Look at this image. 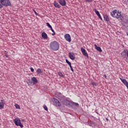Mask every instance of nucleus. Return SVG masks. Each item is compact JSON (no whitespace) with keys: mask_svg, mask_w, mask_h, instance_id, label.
I'll return each mask as SVG.
<instances>
[{"mask_svg":"<svg viewBox=\"0 0 128 128\" xmlns=\"http://www.w3.org/2000/svg\"><path fill=\"white\" fill-rule=\"evenodd\" d=\"M50 50L56 52L58 50V49L60 48V44H58V42L54 40L50 43Z\"/></svg>","mask_w":128,"mask_h":128,"instance_id":"1","label":"nucleus"},{"mask_svg":"<svg viewBox=\"0 0 128 128\" xmlns=\"http://www.w3.org/2000/svg\"><path fill=\"white\" fill-rule=\"evenodd\" d=\"M12 4L10 0H0V8H2L4 6H10Z\"/></svg>","mask_w":128,"mask_h":128,"instance_id":"2","label":"nucleus"},{"mask_svg":"<svg viewBox=\"0 0 128 128\" xmlns=\"http://www.w3.org/2000/svg\"><path fill=\"white\" fill-rule=\"evenodd\" d=\"M111 16L112 18H122V14L120 12H118V10H115L111 12Z\"/></svg>","mask_w":128,"mask_h":128,"instance_id":"3","label":"nucleus"},{"mask_svg":"<svg viewBox=\"0 0 128 128\" xmlns=\"http://www.w3.org/2000/svg\"><path fill=\"white\" fill-rule=\"evenodd\" d=\"M51 102H52L53 104L56 106H62L60 101L54 98H51Z\"/></svg>","mask_w":128,"mask_h":128,"instance_id":"4","label":"nucleus"},{"mask_svg":"<svg viewBox=\"0 0 128 128\" xmlns=\"http://www.w3.org/2000/svg\"><path fill=\"white\" fill-rule=\"evenodd\" d=\"M14 122L16 124V126H20L22 128H24V124H22L20 122V118H16Z\"/></svg>","mask_w":128,"mask_h":128,"instance_id":"5","label":"nucleus"},{"mask_svg":"<svg viewBox=\"0 0 128 128\" xmlns=\"http://www.w3.org/2000/svg\"><path fill=\"white\" fill-rule=\"evenodd\" d=\"M55 96L57 98H58L59 100H62V98H64V96H62V93L60 92H55Z\"/></svg>","mask_w":128,"mask_h":128,"instance_id":"6","label":"nucleus"},{"mask_svg":"<svg viewBox=\"0 0 128 128\" xmlns=\"http://www.w3.org/2000/svg\"><path fill=\"white\" fill-rule=\"evenodd\" d=\"M81 52L82 54L84 55V56H86L88 58V52H86V49L84 48H81Z\"/></svg>","mask_w":128,"mask_h":128,"instance_id":"7","label":"nucleus"},{"mask_svg":"<svg viewBox=\"0 0 128 128\" xmlns=\"http://www.w3.org/2000/svg\"><path fill=\"white\" fill-rule=\"evenodd\" d=\"M64 38L67 42H72V38H70V34H66L64 35Z\"/></svg>","mask_w":128,"mask_h":128,"instance_id":"8","label":"nucleus"},{"mask_svg":"<svg viewBox=\"0 0 128 128\" xmlns=\"http://www.w3.org/2000/svg\"><path fill=\"white\" fill-rule=\"evenodd\" d=\"M68 56L70 60H74L76 58V55L74 54V52H69Z\"/></svg>","mask_w":128,"mask_h":128,"instance_id":"9","label":"nucleus"},{"mask_svg":"<svg viewBox=\"0 0 128 128\" xmlns=\"http://www.w3.org/2000/svg\"><path fill=\"white\" fill-rule=\"evenodd\" d=\"M31 80L32 82V84H33V86L34 84H36L38 82V79H36V77H32L31 78Z\"/></svg>","mask_w":128,"mask_h":128,"instance_id":"10","label":"nucleus"},{"mask_svg":"<svg viewBox=\"0 0 128 128\" xmlns=\"http://www.w3.org/2000/svg\"><path fill=\"white\" fill-rule=\"evenodd\" d=\"M63 104L65 106H70V104L72 102L68 100H63Z\"/></svg>","mask_w":128,"mask_h":128,"instance_id":"11","label":"nucleus"},{"mask_svg":"<svg viewBox=\"0 0 128 128\" xmlns=\"http://www.w3.org/2000/svg\"><path fill=\"white\" fill-rule=\"evenodd\" d=\"M6 102L4 100H1V102H0V110H2L4 108V104Z\"/></svg>","mask_w":128,"mask_h":128,"instance_id":"12","label":"nucleus"},{"mask_svg":"<svg viewBox=\"0 0 128 128\" xmlns=\"http://www.w3.org/2000/svg\"><path fill=\"white\" fill-rule=\"evenodd\" d=\"M59 3L62 6H64L66 4V0H59Z\"/></svg>","mask_w":128,"mask_h":128,"instance_id":"13","label":"nucleus"},{"mask_svg":"<svg viewBox=\"0 0 128 128\" xmlns=\"http://www.w3.org/2000/svg\"><path fill=\"white\" fill-rule=\"evenodd\" d=\"M42 36L44 40H46V38H48V34H46V33L43 32H42Z\"/></svg>","mask_w":128,"mask_h":128,"instance_id":"14","label":"nucleus"},{"mask_svg":"<svg viewBox=\"0 0 128 128\" xmlns=\"http://www.w3.org/2000/svg\"><path fill=\"white\" fill-rule=\"evenodd\" d=\"M94 46H95V48L97 50H98V52H102V48H100V47L98 46H96V44H94Z\"/></svg>","mask_w":128,"mask_h":128,"instance_id":"15","label":"nucleus"},{"mask_svg":"<svg viewBox=\"0 0 128 128\" xmlns=\"http://www.w3.org/2000/svg\"><path fill=\"white\" fill-rule=\"evenodd\" d=\"M121 56H123V58H126V50L122 51L121 53Z\"/></svg>","mask_w":128,"mask_h":128,"instance_id":"16","label":"nucleus"},{"mask_svg":"<svg viewBox=\"0 0 128 128\" xmlns=\"http://www.w3.org/2000/svg\"><path fill=\"white\" fill-rule=\"evenodd\" d=\"M104 20L106 22H109L110 21V18H108V14H104Z\"/></svg>","mask_w":128,"mask_h":128,"instance_id":"17","label":"nucleus"},{"mask_svg":"<svg viewBox=\"0 0 128 128\" xmlns=\"http://www.w3.org/2000/svg\"><path fill=\"white\" fill-rule=\"evenodd\" d=\"M26 82L28 86H34V84H32V81L31 82L30 80H28Z\"/></svg>","mask_w":128,"mask_h":128,"instance_id":"18","label":"nucleus"},{"mask_svg":"<svg viewBox=\"0 0 128 128\" xmlns=\"http://www.w3.org/2000/svg\"><path fill=\"white\" fill-rule=\"evenodd\" d=\"M54 6L56 8H60V4H58V3H56V2H54Z\"/></svg>","mask_w":128,"mask_h":128,"instance_id":"19","label":"nucleus"},{"mask_svg":"<svg viewBox=\"0 0 128 128\" xmlns=\"http://www.w3.org/2000/svg\"><path fill=\"white\" fill-rule=\"evenodd\" d=\"M94 12H95V13L96 14H97V16H98L100 14V12H98V10H96V9L94 8Z\"/></svg>","mask_w":128,"mask_h":128,"instance_id":"20","label":"nucleus"},{"mask_svg":"<svg viewBox=\"0 0 128 128\" xmlns=\"http://www.w3.org/2000/svg\"><path fill=\"white\" fill-rule=\"evenodd\" d=\"M36 72L37 74H42V69L40 68H38L36 70Z\"/></svg>","mask_w":128,"mask_h":128,"instance_id":"21","label":"nucleus"},{"mask_svg":"<svg viewBox=\"0 0 128 128\" xmlns=\"http://www.w3.org/2000/svg\"><path fill=\"white\" fill-rule=\"evenodd\" d=\"M90 84H92V86H97L96 83L94 82V81H92Z\"/></svg>","mask_w":128,"mask_h":128,"instance_id":"22","label":"nucleus"},{"mask_svg":"<svg viewBox=\"0 0 128 128\" xmlns=\"http://www.w3.org/2000/svg\"><path fill=\"white\" fill-rule=\"evenodd\" d=\"M58 74L60 76H62V78H64V74H62V72H58Z\"/></svg>","mask_w":128,"mask_h":128,"instance_id":"23","label":"nucleus"},{"mask_svg":"<svg viewBox=\"0 0 128 128\" xmlns=\"http://www.w3.org/2000/svg\"><path fill=\"white\" fill-rule=\"evenodd\" d=\"M4 56H6V58H8V52L6 51H4Z\"/></svg>","mask_w":128,"mask_h":128,"instance_id":"24","label":"nucleus"},{"mask_svg":"<svg viewBox=\"0 0 128 128\" xmlns=\"http://www.w3.org/2000/svg\"><path fill=\"white\" fill-rule=\"evenodd\" d=\"M15 107L16 108H18V110H20V105H18V104H15Z\"/></svg>","mask_w":128,"mask_h":128,"instance_id":"25","label":"nucleus"},{"mask_svg":"<svg viewBox=\"0 0 128 128\" xmlns=\"http://www.w3.org/2000/svg\"><path fill=\"white\" fill-rule=\"evenodd\" d=\"M52 30V32H53L52 34V36H54L56 34V32H54V29H52V28H50Z\"/></svg>","mask_w":128,"mask_h":128,"instance_id":"26","label":"nucleus"},{"mask_svg":"<svg viewBox=\"0 0 128 128\" xmlns=\"http://www.w3.org/2000/svg\"><path fill=\"white\" fill-rule=\"evenodd\" d=\"M72 106H76V108L78 107V104H76V103H72Z\"/></svg>","mask_w":128,"mask_h":128,"instance_id":"27","label":"nucleus"},{"mask_svg":"<svg viewBox=\"0 0 128 128\" xmlns=\"http://www.w3.org/2000/svg\"><path fill=\"white\" fill-rule=\"evenodd\" d=\"M46 26H48V28H52V26H50V24L48 22L46 23Z\"/></svg>","mask_w":128,"mask_h":128,"instance_id":"28","label":"nucleus"},{"mask_svg":"<svg viewBox=\"0 0 128 128\" xmlns=\"http://www.w3.org/2000/svg\"><path fill=\"white\" fill-rule=\"evenodd\" d=\"M66 62L68 64V66L72 65V63H70V62L68 59L66 60Z\"/></svg>","mask_w":128,"mask_h":128,"instance_id":"29","label":"nucleus"},{"mask_svg":"<svg viewBox=\"0 0 128 128\" xmlns=\"http://www.w3.org/2000/svg\"><path fill=\"white\" fill-rule=\"evenodd\" d=\"M43 108L45 110H48V106H46L44 105Z\"/></svg>","mask_w":128,"mask_h":128,"instance_id":"30","label":"nucleus"},{"mask_svg":"<svg viewBox=\"0 0 128 128\" xmlns=\"http://www.w3.org/2000/svg\"><path fill=\"white\" fill-rule=\"evenodd\" d=\"M30 70L32 72H34V68H32V67H30Z\"/></svg>","mask_w":128,"mask_h":128,"instance_id":"31","label":"nucleus"},{"mask_svg":"<svg viewBox=\"0 0 128 128\" xmlns=\"http://www.w3.org/2000/svg\"><path fill=\"white\" fill-rule=\"evenodd\" d=\"M98 16L99 18H100V20H102V18L100 14L99 15H98Z\"/></svg>","mask_w":128,"mask_h":128,"instance_id":"32","label":"nucleus"},{"mask_svg":"<svg viewBox=\"0 0 128 128\" xmlns=\"http://www.w3.org/2000/svg\"><path fill=\"white\" fill-rule=\"evenodd\" d=\"M69 66H70V68L72 72H74V68H72V65H70Z\"/></svg>","mask_w":128,"mask_h":128,"instance_id":"33","label":"nucleus"},{"mask_svg":"<svg viewBox=\"0 0 128 128\" xmlns=\"http://www.w3.org/2000/svg\"><path fill=\"white\" fill-rule=\"evenodd\" d=\"M86 2H92V0H84Z\"/></svg>","mask_w":128,"mask_h":128,"instance_id":"34","label":"nucleus"},{"mask_svg":"<svg viewBox=\"0 0 128 128\" xmlns=\"http://www.w3.org/2000/svg\"><path fill=\"white\" fill-rule=\"evenodd\" d=\"M34 12L36 16H38V12H36V10H34Z\"/></svg>","mask_w":128,"mask_h":128,"instance_id":"35","label":"nucleus"},{"mask_svg":"<svg viewBox=\"0 0 128 128\" xmlns=\"http://www.w3.org/2000/svg\"><path fill=\"white\" fill-rule=\"evenodd\" d=\"M104 76L106 78V75L104 74Z\"/></svg>","mask_w":128,"mask_h":128,"instance_id":"36","label":"nucleus"}]
</instances>
